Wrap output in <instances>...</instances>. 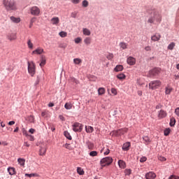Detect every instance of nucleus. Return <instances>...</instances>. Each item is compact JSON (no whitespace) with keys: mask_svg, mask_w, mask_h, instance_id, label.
<instances>
[{"mask_svg":"<svg viewBox=\"0 0 179 179\" xmlns=\"http://www.w3.org/2000/svg\"><path fill=\"white\" fill-rule=\"evenodd\" d=\"M3 5L6 10H15L16 9V3L15 0H3Z\"/></svg>","mask_w":179,"mask_h":179,"instance_id":"nucleus-1","label":"nucleus"},{"mask_svg":"<svg viewBox=\"0 0 179 179\" xmlns=\"http://www.w3.org/2000/svg\"><path fill=\"white\" fill-rule=\"evenodd\" d=\"M148 86L151 90H156V89H159L162 86V81L159 80H152L149 83Z\"/></svg>","mask_w":179,"mask_h":179,"instance_id":"nucleus-2","label":"nucleus"},{"mask_svg":"<svg viewBox=\"0 0 179 179\" xmlns=\"http://www.w3.org/2000/svg\"><path fill=\"white\" fill-rule=\"evenodd\" d=\"M28 73L31 76L36 75V64L34 62H28Z\"/></svg>","mask_w":179,"mask_h":179,"instance_id":"nucleus-3","label":"nucleus"},{"mask_svg":"<svg viewBox=\"0 0 179 179\" xmlns=\"http://www.w3.org/2000/svg\"><path fill=\"white\" fill-rule=\"evenodd\" d=\"M113 163V157H106L101 159L100 164L101 167H106V166H110Z\"/></svg>","mask_w":179,"mask_h":179,"instance_id":"nucleus-4","label":"nucleus"},{"mask_svg":"<svg viewBox=\"0 0 179 179\" xmlns=\"http://www.w3.org/2000/svg\"><path fill=\"white\" fill-rule=\"evenodd\" d=\"M82 129H83V125L79 122H76L73 124V131L74 132H82Z\"/></svg>","mask_w":179,"mask_h":179,"instance_id":"nucleus-5","label":"nucleus"},{"mask_svg":"<svg viewBox=\"0 0 179 179\" xmlns=\"http://www.w3.org/2000/svg\"><path fill=\"white\" fill-rule=\"evenodd\" d=\"M30 12L33 16H38L40 15V8L37 6H33L30 8Z\"/></svg>","mask_w":179,"mask_h":179,"instance_id":"nucleus-6","label":"nucleus"},{"mask_svg":"<svg viewBox=\"0 0 179 179\" xmlns=\"http://www.w3.org/2000/svg\"><path fill=\"white\" fill-rule=\"evenodd\" d=\"M160 73V69H153L152 70L149 71L150 77L152 78V76H157V75H159Z\"/></svg>","mask_w":179,"mask_h":179,"instance_id":"nucleus-7","label":"nucleus"},{"mask_svg":"<svg viewBox=\"0 0 179 179\" xmlns=\"http://www.w3.org/2000/svg\"><path fill=\"white\" fill-rule=\"evenodd\" d=\"M45 153H47V147L44 145H41L39 149V156H45Z\"/></svg>","mask_w":179,"mask_h":179,"instance_id":"nucleus-8","label":"nucleus"},{"mask_svg":"<svg viewBox=\"0 0 179 179\" xmlns=\"http://www.w3.org/2000/svg\"><path fill=\"white\" fill-rule=\"evenodd\" d=\"M167 117V112H166L164 110H160L158 112V118L159 120H162V118H166Z\"/></svg>","mask_w":179,"mask_h":179,"instance_id":"nucleus-9","label":"nucleus"},{"mask_svg":"<svg viewBox=\"0 0 179 179\" xmlns=\"http://www.w3.org/2000/svg\"><path fill=\"white\" fill-rule=\"evenodd\" d=\"M50 23H52L55 26H58L59 24V17H54L50 20Z\"/></svg>","mask_w":179,"mask_h":179,"instance_id":"nucleus-10","label":"nucleus"},{"mask_svg":"<svg viewBox=\"0 0 179 179\" xmlns=\"http://www.w3.org/2000/svg\"><path fill=\"white\" fill-rule=\"evenodd\" d=\"M146 179H155L156 178V173L154 172H149L145 174Z\"/></svg>","mask_w":179,"mask_h":179,"instance_id":"nucleus-11","label":"nucleus"},{"mask_svg":"<svg viewBox=\"0 0 179 179\" xmlns=\"http://www.w3.org/2000/svg\"><path fill=\"white\" fill-rule=\"evenodd\" d=\"M127 129H120L117 130L116 131H114L115 135L118 136V135H124L125 132H127Z\"/></svg>","mask_w":179,"mask_h":179,"instance_id":"nucleus-12","label":"nucleus"},{"mask_svg":"<svg viewBox=\"0 0 179 179\" xmlns=\"http://www.w3.org/2000/svg\"><path fill=\"white\" fill-rule=\"evenodd\" d=\"M136 63V59L135 58H134L133 57H129L127 59V64L129 65H135Z\"/></svg>","mask_w":179,"mask_h":179,"instance_id":"nucleus-13","label":"nucleus"},{"mask_svg":"<svg viewBox=\"0 0 179 179\" xmlns=\"http://www.w3.org/2000/svg\"><path fill=\"white\" fill-rule=\"evenodd\" d=\"M8 40H10V41H13L14 40H16V34H8L7 35Z\"/></svg>","mask_w":179,"mask_h":179,"instance_id":"nucleus-14","label":"nucleus"},{"mask_svg":"<svg viewBox=\"0 0 179 179\" xmlns=\"http://www.w3.org/2000/svg\"><path fill=\"white\" fill-rule=\"evenodd\" d=\"M161 38H162V36L159 35V34H155L151 37V40L152 41H159V40H160Z\"/></svg>","mask_w":179,"mask_h":179,"instance_id":"nucleus-15","label":"nucleus"},{"mask_svg":"<svg viewBox=\"0 0 179 179\" xmlns=\"http://www.w3.org/2000/svg\"><path fill=\"white\" fill-rule=\"evenodd\" d=\"M8 171L10 174V176H16V169L13 167H8Z\"/></svg>","mask_w":179,"mask_h":179,"instance_id":"nucleus-16","label":"nucleus"},{"mask_svg":"<svg viewBox=\"0 0 179 179\" xmlns=\"http://www.w3.org/2000/svg\"><path fill=\"white\" fill-rule=\"evenodd\" d=\"M43 52H44V49L37 48L32 52V55H34V54H38V55L43 54Z\"/></svg>","mask_w":179,"mask_h":179,"instance_id":"nucleus-17","label":"nucleus"},{"mask_svg":"<svg viewBox=\"0 0 179 179\" xmlns=\"http://www.w3.org/2000/svg\"><path fill=\"white\" fill-rule=\"evenodd\" d=\"M131 147V143L127 142L123 144L122 149L123 150H129V148Z\"/></svg>","mask_w":179,"mask_h":179,"instance_id":"nucleus-18","label":"nucleus"},{"mask_svg":"<svg viewBox=\"0 0 179 179\" xmlns=\"http://www.w3.org/2000/svg\"><path fill=\"white\" fill-rule=\"evenodd\" d=\"M10 19L13 23H20V17L11 16Z\"/></svg>","mask_w":179,"mask_h":179,"instance_id":"nucleus-19","label":"nucleus"},{"mask_svg":"<svg viewBox=\"0 0 179 179\" xmlns=\"http://www.w3.org/2000/svg\"><path fill=\"white\" fill-rule=\"evenodd\" d=\"M84 43H85V45H90V44H92V38L86 37L84 39Z\"/></svg>","mask_w":179,"mask_h":179,"instance_id":"nucleus-20","label":"nucleus"},{"mask_svg":"<svg viewBox=\"0 0 179 179\" xmlns=\"http://www.w3.org/2000/svg\"><path fill=\"white\" fill-rule=\"evenodd\" d=\"M119 45L122 50H127L128 48V44H127L125 42H120Z\"/></svg>","mask_w":179,"mask_h":179,"instance_id":"nucleus-21","label":"nucleus"},{"mask_svg":"<svg viewBox=\"0 0 179 179\" xmlns=\"http://www.w3.org/2000/svg\"><path fill=\"white\" fill-rule=\"evenodd\" d=\"M118 164H119V166L120 167V169H125V167H127V165L125 164V162L120 159L118 161Z\"/></svg>","mask_w":179,"mask_h":179,"instance_id":"nucleus-22","label":"nucleus"},{"mask_svg":"<svg viewBox=\"0 0 179 179\" xmlns=\"http://www.w3.org/2000/svg\"><path fill=\"white\" fill-rule=\"evenodd\" d=\"M83 33L84 36H90V34H92V32L90 31V30L87 28L83 29Z\"/></svg>","mask_w":179,"mask_h":179,"instance_id":"nucleus-23","label":"nucleus"},{"mask_svg":"<svg viewBox=\"0 0 179 179\" xmlns=\"http://www.w3.org/2000/svg\"><path fill=\"white\" fill-rule=\"evenodd\" d=\"M85 130H86V132H87V134H92V132L94 131V129L92 126H88V127L85 126Z\"/></svg>","mask_w":179,"mask_h":179,"instance_id":"nucleus-24","label":"nucleus"},{"mask_svg":"<svg viewBox=\"0 0 179 179\" xmlns=\"http://www.w3.org/2000/svg\"><path fill=\"white\" fill-rule=\"evenodd\" d=\"M18 164L20 166H22V167L24 166V163H26V160L23 158H19L17 159Z\"/></svg>","mask_w":179,"mask_h":179,"instance_id":"nucleus-25","label":"nucleus"},{"mask_svg":"<svg viewBox=\"0 0 179 179\" xmlns=\"http://www.w3.org/2000/svg\"><path fill=\"white\" fill-rule=\"evenodd\" d=\"M154 19L157 22H162V15H160V14H155L154 15Z\"/></svg>","mask_w":179,"mask_h":179,"instance_id":"nucleus-26","label":"nucleus"},{"mask_svg":"<svg viewBox=\"0 0 179 179\" xmlns=\"http://www.w3.org/2000/svg\"><path fill=\"white\" fill-rule=\"evenodd\" d=\"M104 93H106V89H104V87H100L98 90V94L99 96H102V94H104Z\"/></svg>","mask_w":179,"mask_h":179,"instance_id":"nucleus-27","label":"nucleus"},{"mask_svg":"<svg viewBox=\"0 0 179 179\" xmlns=\"http://www.w3.org/2000/svg\"><path fill=\"white\" fill-rule=\"evenodd\" d=\"M45 63H46L45 56L42 55L41 62L40 63V66H44V65H45Z\"/></svg>","mask_w":179,"mask_h":179,"instance_id":"nucleus-28","label":"nucleus"},{"mask_svg":"<svg viewBox=\"0 0 179 179\" xmlns=\"http://www.w3.org/2000/svg\"><path fill=\"white\" fill-rule=\"evenodd\" d=\"M73 62L76 65H80L82 64V59L80 58L73 59Z\"/></svg>","mask_w":179,"mask_h":179,"instance_id":"nucleus-29","label":"nucleus"},{"mask_svg":"<svg viewBox=\"0 0 179 179\" xmlns=\"http://www.w3.org/2000/svg\"><path fill=\"white\" fill-rule=\"evenodd\" d=\"M41 115L44 117V118H48V117H50V112L45 110L43 112L41 113Z\"/></svg>","mask_w":179,"mask_h":179,"instance_id":"nucleus-30","label":"nucleus"},{"mask_svg":"<svg viewBox=\"0 0 179 179\" xmlns=\"http://www.w3.org/2000/svg\"><path fill=\"white\" fill-rule=\"evenodd\" d=\"M143 139L145 145H149V143H150V138H149L148 136H144L143 137Z\"/></svg>","mask_w":179,"mask_h":179,"instance_id":"nucleus-31","label":"nucleus"},{"mask_svg":"<svg viewBox=\"0 0 179 179\" xmlns=\"http://www.w3.org/2000/svg\"><path fill=\"white\" fill-rule=\"evenodd\" d=\"M123 69H124V66H122V65H117L115 68V72H120V71H122Z\"/></svg>","mask_w":179,"mask_h":179,"instance_id":"nucleus-32","label":"nucleus"},{"mask_svg":"<svg viewBox=\"0 0 179 179\" xmlns=\"http://www.w3.org/2000/svg\"><path fill=\"white\" fill-rule=\"evenodd\" d=\"M77 173L80 176H83V174H85V171H83V169H82L80 167H78L77 168Z\"/></svg>","mask_w":179,"mask_h":179,"instance_id":"nucleus-33","label":"nucleus"},{"mask_svg":"<svg viewBox=\"0 0 179 179\" xmlns=\"http://www.w3.org/2000/svg\"><path fill=\"white\" fill-rule=\"evenodd\" d=\"M64 135L67 139H69V141H72V136H71L69 132L66 131L64 132Z\"/></svg>","mask_w":179,"mask_h":179,"instance_id":"nucleus-34","label":"nucleus"},{"mask_svg":"<svg viewBox=\"0 0 179 179\" xmlns=\"http://www.w3.org/2000/svg\"><path fill=\"white\" fill-rule=\"evenodd\" d=\"M117 79H119L120 80H124V79H125V78H127V77L125 76V74H124V73H120V74H118V75L117 76Z\"/></svg>","mask_w":179,"mask_h":179,"instance_id":"nucleus-35","label":"nucleus"},{"mask_svg":"<svg viewBox=\"0 0 179 179\" xmlns=\"http://www.w3.org/2000/svg\"><path fill=\"white\" fill-rule=\"evenodd\" d=\"M64 108H66V110H71L72 108V103H66L64 105Z\"/></svg>","mask_w":179,"mask_h":179,"instance_id":"nucleus-36","label":"nucleus"},{"mask_svg":"<svg viewBox=\"0 0 179 179\" xmlns=\"http://www.w3.org/2000/svg\"><path fill=\"white\" fill-rule=\"evenodd\" d=\"M174 47H176V43L172 42L168 45V50L172 51V50L174 49Z\"/></svg>","mask_w":179,"mask_h":179,"instance_id":"nucleus-37","label":"nucleus"},{"mask_svg":"<svg viewBox=\"0 0 179 179\" xmlns=\"http://www.w3.org/2000/svg\"><path fill=\"white\" fill-rule=\"evenodd\" d=\"M172 91H173V88L170 87H166L165 94H170V93H171Z\"/></svg>","mask_w":179,"mask_h":179,"instance_id":"nucleus-38","label":"nucleus"},{"mask_svg":"<svg viewBox=\"0 0 179 179\" xmlns=\"http://www.w3.org/2000/svg\"><path fill=\"white\" fill-rule=\"evenodd\" d=\"M97 155H99V152H97V151H91L90 152V156H91V157H96Z\"/></svg>","mask_w":179,"mask_h":179,"instance_id":"nucleus-39","label":"nucleus"},{"mask_svg":"<svg viewBox=\"0 0 179 179\" xmlns=\"http://www.w3.org/2000/svg\"><path fill=\"white\" fill-rule=\"evenodd\" d=\"M27 45H28V48H30L31 50H33V43H31V40L29 39L28 41H27Z\"/></svg>","mask_w":179,"mask_h":179,"instance_id":"nucleus-40","label":"nucleus"},{"mask_svg":"<svg viewBox=\"0 0 179 179\" xmlns=\"http://www.w3.org/2000/svg\"><path fill=\"white\" fill-rule=\"evenodd\" d=\"M170 125L171 127H174V125H176V119H174V117L171 118Z\"/></svg>","mask_w":179,"mask_h":179,"instance_id":"nucleus-41","label":"nucleus"},{"mask_svg":"<svg viewBox=\"0 0 179 179\" xmlns=\"http://www.w3.org/2000/svg\"><path fill=\"white\" fill-rule=\"evenodd\" d=\"M171 130H170V129H166L164 131V134L165 136H169V135H170V132Z\"/></svg>","mask_w":179,"mask_h":179,"instance_id":"nucleus-42","label":"nucleus"},{"mask_svg":"<svg viewBox=\"0 0 179 179\" xmlns=\"http://www.w3.org/2000/svg\"><path fill=\"white\" fill-rule=\"evenodd\" d=\"M76 44H79V43L82 42V38L78 37L74 40Z\"/></svg>","mask_w":179,"mask_h":179,"instance_id":"nucleus-43","label":"nucleus"},{"mask_svg":"<svg viewBox=\"0 0 179 179\" xmlns=\"http://www.w3.org/2000/svg\"><path fill=\"white\" fill-rule=\"evenodd\" d=\"M83 6L84 8H87V6H89V2L87 1H86V0H84L83 1Z\"/></svg>","mask_w":179,"mask_h":179,"instance_id":"nucleus-44","label":"nucleus"},{"mask_svg":"<svg viewBox=\"0 0 179 179\" xmlns=\"http://www.w3.org/2000/svg\"><path fill=\"white\" fill-rule=\"evenodd\" d=\"M59 36H60V37H66V36H68V34L66 33V32H65V31H61L60 33H59Z\"/></svg>","mask_w":179,"mask_h":179,"instance_id":"nucleus-45","label":"nucleus"},{"mask_svg":"<svg viewBox=\"0 0 179 179\" xmlns=\"http://www.w3.org/2000/svg\"><path fill=\"white\" fill-rule=\"evenodd\" d=\"M88 149H90V150H93V148H94V145H93V143H88Z\"/></svg>","mask_w":179,"mask_h":179,"instance_id":"nucleus-46","label":"nucleus"},{"mask_svg":"<svg viewBox=\"0 0 179 179\" xmlns=\"http://www.w3.org/2000/svg\"><path fill=\"white\" fill-rule=\"evenodd\" d=\"M148 23H154L155 22V17H150L148 20Z\"/></svg>","mask_w":179,"mask_h":179,"instance_id":"nucleus-47","label":"nucleus"},{"mask_svg":"<svg viewBox=\"0 0 179 179\" xmlns=\"http://www.w3.org/2000/svg\"><path fill=\"white\" fill-rule=\"evenodd\" d=\"M111 93H112L113 94H114V96H117V90H116L115 88H112V89H111Z\"/></svg>","mask_w":179,"mask_h":179,"instance_id":"nucleus-48","label":"nucleus"},{"mask_svg":"<svg viewBox=\"0 0 179 179\" xmlns=\"http://www.w3.org/2000/svg\"><path fill=\"white\" fill-rule=\"evenodd\" d=\"M106 58H108V59H113L114 58V55H113V53H110L107 55Z\"/></svg>","mask_w":179,"mask_h":179,"instance_id":"nucleus-49","label":"nucleus"},{"mask_svg":"<svg viewBox=\"0 0 179 179\" xmlns=\"http://www.w3.org/2000/svg\"><path fill=\"white\" fill-rule=\"evenodd\" d=\"M124 173L126 176H129L131 174V169H125Z\"/></svg>","mask_w":179,"mask_h":179,"instance_id":"nucleus-50","label":"nucleus"},{"mask_svg":"<svg viewBox=\"0 0 179 179\" xmlns=\"http://www.w3.org/2000/svg\"><path fill=\"white\" fill-rule=\"evenodd\" d=\"M146 160H147L146 157H142L140 159L141 163H144V162H146Z\"/></svg>","mask_w":179,"mask_h":179,"instance_id":"nucleus-51","label":"nucleus"},{"mask_svg":"<svg viewBox=\"0 0 179 179\" xmlns=\"http://www.w3.org/2000/svg\"><path fill=\"white\" fill-rule=\"evenodd\" d=\"M29 122H34V116H29Z\"/></svg>","mask_w":179,"mask_h":179,"instance_id":"nucleus-52","label":"nucleus"},{"mask_svg":"<svg viewBox=\"0 0 179 179\" xmlns=\"http://www.w3.org/2000/svg\"><path fill=\"white\" fill-rule=\"evenodd\" d=\"M72 3L78 4L80 3V0H71Z\"/></svg>","mask_w":179,"mask_h":179,"instance_id":"nucleus-53","label":"nucleus"},{"mask_svg":"<svg viewBox=\"0 0 179 179\" xmlns=\"http://www.w3.org/2000/svg\"><path fill=\"white\" fill-rule=\"evenodd\" d=\"M159 160H160V162H166V159L164 157H159Z\"/></svg>","mask_w":179,"mask_h":179,"instance_id":"nucleus-54","label":"nucleus"},{"mask_svg":"<svg viewBox=\"0 0 179 179\" xmlns=\"http://www.w3.org/2000/svg\"><path fill=\"white\" fill-rule=\"evenodd\" d=\"M25 176L26 177H29V178H31V177H34V173H25Z\"/></svg>","mask_w":179,"mask_h":179,"instance_id":"nucleus-55","label":"nucleus"},{"mask_svg":"<svg viewBox=\"0 0 179 179\" xmlns=\"http://www.w3.org/2000/svg\"><path fill=\"white\" fill-rule=\"evenodd\" d=\"M65 148H66V149H69V150H72V149L71 148V144L66 143L65 145Z\"/></svg>","mask_w":179,"mask_h":179,"instance_id":"nucleus-56","label":"nucleus"},{"mask_svg":"<svg viewBox=\"0 0 179 179\" xmlns=\"http://www.w3.org/2000/svg\"><path fill=\"white\" fill-rule=\"evenodd\" d=\"M22 134L24 135L25 136H29V134H27V131L24 129L22 130Z\"/></svg>","mask_w":179,"mask_h":179,"instance_id":"nucleus-57","label":"nucleus"},{"mask_svg":"<svg viewBox=\"0 0 179 179\" xmlns=\"http://www.w3.org/2000/svg\"><path fill=\"white\" fill-rule=\"evenodd\" d=\"M78 13L76 12H73L71 13V17H73L75 19V17H76Z\"/></svg>","mask_w":179,"mask_h":179,"instance_id":"nucleus-58","label":"nucleus"},{"mask_svg":"<svg viewBox=\"0 0 179 179\" xmlns=\"http://www.w3.org/2000/svg\"><path fill=\"white\" fill-rule=\"evenodd\" d=\"M36 17H33L31 20H30V23H31L33 24V23H34V22H36Z\"/></svg>","mask_w":179,"mask_h":179,"instance_id":"nucleus-59","label":"nucleus"},{"mask_svg":"<svg viewBox=\"0 0 179 179\" xmlns=\"http://www.w3.org/2000/svg\"><path fill=\"white\" fill-rule=\"evenodd\" d=\"M145 50V51H152V48L150 46H146Z\"/></svg>","mask_w":179,"mask_h":179,"instance_id":"nucleus-60","label":"nucleus"},{"mask_svg":"<svg viewBox=\"0 0 179 179\" xmlns=\"http://www.w3.org/2000/svg\"><path fill=\"white\" fill-rule=\"evenodd\" d=\"M27 136L29 137V141H34V136L31 135H29Z\"/></svg>","mask_w":179,"mask_h":179,"instance_id":"nucleus-61","label":"nucleus"},{"mask_svg":"<svg viewBox=\"0 0 179 179\" xmlns=\"http://www.w3.org/2000/svg\"><path fill=\"white\" fill-rule=\"evenodd\" d=\"M169 179H179L178 176H171Z\"/></svg>","mask_w":179,"mask_h":179,"instance_id":"nucleus-62","label":"nucleus"},{"mask_svg":"<svg viewBox=\"0 0 179 179\" xmlns=\"http://www.w3.org/2000/svg\"><path fill=\"white\" fill-rule=\"evenodd\" d=\"M175 113H176V115H178L179 117V108H177L175 110Z\"/></svg>","mask_w":179,"mask_h":179,"instance_id":"nucleus-63","label":"nucleus"},{"mask_svg":"<svg viewBox=\"0 0 179 179\" xmlns=\"http://www.w3.org/2000/svg\"><path fill=\"white\" fill-rule=\"evenodd\" d=\"M162 107H163V106L162 105L159 104V105L156 106L155 108H156V110H159V109L162 108Z\"/></svg>","mask_w":179,"mask_h":179,"instance_id":"nucleus-64","label":"nucleus"}]
</instances>
